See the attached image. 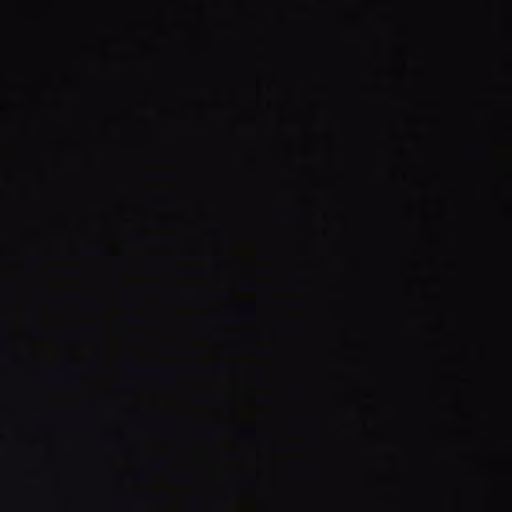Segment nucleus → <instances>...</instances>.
<instances>
[{"label":"nucleus","instance_id":"1","mask_svg":"<svg viewBox=\"0 0 512 512\" xmlns=\"http://www.w3.org/2000/svg\"><path fill=\"white\" fill-rule=\"evenodd\" d=\"M0 132H135V130H0Z\"/></svg>","mask_w":512,"mask_h":512}]
</instances>
